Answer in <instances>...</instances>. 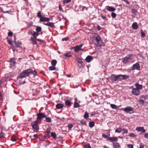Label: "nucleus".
Here are the masks:
<instances>
[{
  "mask_svg": "<svg viewBox=\"0 0 148 148\" xmlns=\"http://www.w3.org/2000/svg\"><path fill=\"white\" fill-rule=\"evenodd\" d=\"M28 34L29 35L32 34V35L33 34V31H29L28 32Z\"/></svg>",
  "mask_w": 148,
  "mask_h": 148,
  "instance_id": "052dcab7",
  "label": "nucleus"
},
{
  "mask_svg": "<svg viewBox=\"0 0 148 148\" xmlns=\"http://www.w3.org/2000/svg\"><path fill=\"white\" fill-rule=\"evenodd\" d=\"M121 130L123 131V134H127L128 132V130L126 129L123 128Z\"/></svg>",
  "mask_w": 148,
  "mask_h": 148,
  "instance_id": "37998d69",
  "label": "nucleus"
},
{
  "mask_svg": "<svg viewBox=\"0 0 148 148\" xmlns=\"http://www.w3.org/2000/svg\"><path fill=\"white\" fill-rule=\"evenodd\" d=\"M32 91H34V92H33V93H35L36 92V89H33V88H32Z\"/></svg>",
  "mask_w": 148,
  "mask_h": 148,
  "instance_id": "680f3d73",
  "label": "nucleus"
},
{
  "mask_svg": "<svg viewBox=\"0 0 148 148\" xmlns=\"http://www.w3.org/2000/svg\"><path fill=\"white\" fill-rule=\"evenodd\" d=\"M79 107V106L77 102H75L74 104V108H76Z\"/></svg>",
  "mask_w": 148,
  "mask_h": 148,
  "instance_id": "7c9ffc66",
  "label": "nucleus"
},
{
  "mask_svg": "<svg viewBox=\"0 0 148 148\" xmlns=\"http://www.w3.org/2000/svg\"><path fill=\"white\" fill-rule=\"evenodd\" d=\"M122 109L127 113L131 114L134 112V108L130 106L127 107L125 108H122Z\"/></svg>",
  "mask_w": 148,
  "mask_h": 148,
  "instance_id": "7ed1b4c3",
  "label": "nucleus"
},
{
  "mask_svg": "<svg viewBox=\"0 0 148 148\" xmlns=\"http://www.w3.org/2000/svg\"><path fill=\"white\" fill-rule=\"evenodd\" d=\"M33 136L34 138H38V135L36 134H34Z\"/></svg>",
  "mask_w": 148,
  "mask_h": 148,
  "instance_id": "69168bd1",
  "label": "nucleus"
},
{
  "mask_svg": "<svg viewBox=\"0 0 148 148\" xmlns=\"http://www.w3.org/2000/svg\"><path fill=\"white\" fill-rule=\"evenodd\" d=\"M137 11V10L135 9H132V13L134 15L136 14Z\"/></svg>",
  "mask_w": 148,
  "mask_h": 148,
  "instance_id": "e433bc0d",
  "label": "nucleus"
},
{
  "mask_svg": "<svg viewBox=\"0 0 148 148\" xmlns=\"http://www.w3.org/2000/svg\"><path fill=\"white\" fill-rule=\"evenodd\" d=\"M102 136L106 139H107V140H108V136L107 135H106V134H102Z\"/></svg>",
  "mask_w": 148,
  "mask_h": 148,
  "instance_id": "3c124183",
  "label": "nucleus"
},
{
  "mask_svg": "<svg viewBox=\"0 0 148 148\" xmlns=\"http://www.w3.org/2000/svg\"><path fill=\"white\" fill-rule=\"evenodd\" d=\"M116 13L114 12H112L111 14V16L113 18H115L116 16Z\"/></svg>",
  "mask_w": 148,
  "mask_h": 148,
  "instance_id": "49530a36",
  "label": "nucleus"
},
{
  "mask_svg": "<svg viewBox=\"0 0 148 148\" xmlns=\"http://www.w3.org/2000/svg\"><path fill=\"white\" fill-rule=\"evenodd\" d=\"M63 105L61 103H58L56 106V108L58 109H60L63 107Z\"/></svg>",
  "mask_w": 148,
  "mask_h": 148,
  "instance_id": "4be33fe9",
  "label": "nucleus"
},
{
  "mask_svg": "<svg viewBox=\"0 0 148 148\" xmlns=\"http://www.w3.org/2000/svg\"><path fill=\"white\" fill-rule=\"evenodd\" d=\"M32 74L34 75H36V72L35 71H34L32 70V72L31 73V74Z\"/></svg>",
  "mask_w": 148,
  "mask_h": 148,
  "instance_id": "6e6d98bb",
  "label": "nucleus"
},
{
  "mask_svg": "<svg viewBox=\"0 0 148 148\" xmlns=\"http://www.w3.org/2000/svg\"><path fill=\"white\" fill-rule=\"evenodd\" d=\"M39 35V34L38 32H35L34 31L33 32V33L32 34V36H33V38H37V36H38Z\"/></svg>",
  "mask_w": 148,
  "mask_h": 148,
  "instance_id": "b1692460",
  "label": "nucleus"
},
{
  "mask_svg": "<svg viewBox=\"0 0 148 148\" xmlns=\"http://www.w3.org/2000/svg\"><path fill=\"white\" fill-rule=\"evenodd\" d=\"M140 67L139 66V64L138 63H136L133 65L132 68V70H134L135 69H136L137 70H140Z\"/></svg>",
  "mask_w": 148,
  "mask_h": 148,
  "instance_id": "9d476101",
  "label": "nucleus"
},
{
  "mask_svg": "<svg viewBox=\"0 0 148 148\" xmlns=\"http://www.w3.org/2000/svg\"><path fill=\"white\" fill-rule=\"evenodd\" d=\"M77 60L78 63V66L79 68H81L83 66V62L82 60L79 58H77Z\"/></svg>",
  "mask_w": 148,
  "mask_h": 148,
  "instance_id": "9b49d317",
  "label": "nucleus"
},
{
  "mask_svg": "<svg viewBox=\"0 0 148 148\" xmlns=\"http://www.w3.org/2000/svg\"><path fill=\"white\" fill-rule=\"evenodd\" d=\"M136 88H137L138 90L141 89L142 88V86L139 84L136 83Z\"/></svg>",
  "mask_w": 148,
  "mask_h": 148,
  "instance_id": "393cba45",
  "label": "nucleus"
},
{
  "mask_svg": "<svg viewBox=\"0 0 148 148\" xmlns=\"http://www.w3.org/2000/svg\"><path fill=\"white\" fill-rule=\"evenodd\" d=\"M13 35V33L11 32H10L8 33V35L9 36H12Z\"/></svg>",
  "mask_w": 148,
  "mask_h": 148,
  "instance_id": "13d9d810",
  "label": "nucleus"
},
{
  "mask_svg": "<svg viewBox=\"0 0 148 148\" xmlns=\"http://www.w3.org/2000/svg\"><path fill=\"white\" fill-rule=\"evenodd\" d=\"M125 1V2L126 3H127L128 4H130V3L129 2L127 1V0H125L124 1Z\"/></svg>",
  "mask_w": 148,
  "mask_h": 148,
  "instance_id": "338daca9",
  "label": "nucleus"
},
{
  "mask_svg": "<svg viewBox=\"0 0 148 148\" xmlns=\"http://www.w3.org/2000/svg\"><path fill=\"white\" fill-rule=\"evenodd\" d=\"M38 122L36 121H35L31 123L32 129L35 132L38 131L39 130V127L38 125Z\"/></svg>",
  "mask_w": 148,
  "mask_h": 148,
  "instance_id": "20e7f679",
  "label": "nucleus"
},
{
  "mask_svg": "<svg viewBox=\"0 0 148 148\" xmlns=\"http://www.w3.org/2000/svg\"><path fill=\"white\" fill-rule=\"evenodd\" d=\"M37 119L36 121L38 122L39 121H41L43 118L46 117V115L44 114V113H38L37 114Z\"/></svg>",
  "mask_w": 148,
  "mask_h": 148,
  "instance_id": "423d86ee",
  "label": "nucleus"
},
{
  "mask_svg": "<svg viewBox=\"0 0 148 148\" xmlns=\"http://www.w3.org/2000/svg\"><path fill=\"white\" fill-rule=\"evenodd\" d=\"M101 18L103 19H105L106 17L105 16H103V15L102 14H101Z\"/></svg>",
  "mask_w": 148,
  "mask_h": 148,
  "instance_id": "bf43d9fd",
  "label": "nucleus"
},
{
  "mask_svg": "<svg viewBox=\"0 0 148 148\" xmlns=\"http://www.w3.org/2000/svg\"><path fill=\"white\" fill-rule=\"evenodd\" d=\"M50 18H48L42 17L40 19V21L42 22H48L49 21Z\"/></svg>",
  "mask_w": 148,
  "mask_h": 148,
  "instance_id": "2eb2a0df",
  "label": "nucleus"
},
{
  "mask_svg": "<svg viewBox=\"0 0 148 148\" xmlns=\"http://www.w3.org/2000/svg\"><path fill=\"white\" fill-rule=\"evenodd\" d=\"M89 126L91 127L92 128L95 125V123L93 121H90L89 123Z\"/></svg>",
  "mask_w": 148,
  "mask_h": 148,
  "instance_id": "cd10ccee",
  "label": "nucleus"
},
{
  "mask_svg": "<svg viewBox=\"0 0 148 148\" xmlns=\"http://www.w3.org/2000/svg\"><path fill=\"white\" fill-rule=\"evenodd\" d=\"M71 0H64V3H67L71 2Z\"/></svg>",
  "mask_w": 148,
  "mask_h": 148,
  "instance_id": "603ef678",
  "label": "nucleus"
},
{
  "mask_svg": "<svg viewBox=\"0 0 148 148\" xmlns=\"http://www.w3.org/2000/svg\"><path fill=\"white\" fill-rule=\"evenodd\" d=\"M46 133L47 134V135H48L50 133V131L49 130H47L46 132Z\"/></svg>",
  "mask_w": 148,
  "mask_h": 148,
  "instance_id": "0e129e2a",
  "label": "nucleus"
},
{
  "mask_svg": "<svg viewBox=\"0 0 148 148\" xmlns=\"http://www.w3.org/2000/svg\"><path fill=\"white\" fill-rule=\"evenodd\" d=\"M144 137L146 138H148V134H145L144 135Z\"/></svg>",
  "mask_w": 148,
  "mask_h": 148,
  "instance_id": "e2e57ef3",
  "label": "nucleus"
},
{
  "mask_svg": "<svg viewBox=\"0 0 148 148\" xmlns=\"http://www.w3.org/2000/svg\"><path fill=\"white\" fill-rule=\"evenodd\" d=\"M148 97L147 95H142L140 98V99L138 101V102L141 104L143 105L144 103V100L147 99Z\"/></svg>",
  "mask_w": 148,
  "mask_h": 148,
  "instance_id": "0eeeda50",
  "label": "nucleus"
},
{
  "mask_svg": "<svg viewBox=\"0 0 148 148\" xmlns=\"http://www.w3.org/2000/svg\"><path fill=\"white\" fill-rule=\"evenodd\" d=\"M11 140L13 141H15L16 140V139L15 136H12L11 138Z\"/></svg>",
  "mask_w": 148,
  "mask_h": 148,
  "instance_id": "c03bdc74",
  "label": "nucleus"
},
{
  "mask_svg": "<svg viewBox=\"0 0 148 148\" xmlns=\"http://www.w3.org/2000/svg\"><path fill=\"white\" fill-rule=\"evenodd\" d=\"M110 106L112 109H117V106L114 104H111L110 105Z\"/></svg>",
  "mask_w": 148,
  "mask_h": 148,
  "instance_id": "c9c22d12",
  "label": "nucleus"
},
{
  "mask_svg": "<svg viewBox=\"0 0 148 148\" xmlns=\"http://www.w3.org/2000/svg\"><path fill=\"white\" fill-rule=\"evenodd\" d=\"M37 16L38 17L40 18H42V15L41 14V12L40 11L38 13H37Z\"/></svg>",
  "mask_w": 148,
  "mask_h": 148,
  "instance_id": "de8ad7c7",
  "label": "nucleus"
},
{
  "mask_svg": "<svg viewBox=\"0 0 148 148\" xmlns=\"http://www.w3.org/2000/svg\"><path fill=\"white\" fill-rule=\"evenodd\" d=\"M43 24L46 25L47 26H49L51 27H54L55 26L54 25V23H53L51 22H49L47 23H44Z\"/></svg>",
  "mask_w": 148,
  "mask_h": 148,
  "instance_id": "aec40b11",
  "label": "nucleus"
},
{
  "mask_svg": "<svg viewBox=\"0 0 148 148\" xmlns=\"http://www.w3.org/2000/svg\"><path fill=\"white\" fill-rule=\"evenodd\" d=\"M84 118L86 119H87L88 118V114L87 112H85V114L84 115Z\"/></svg>",
  "mask_w": 148,
  "mask_h": 148,
  "instance_id": "72a5a7b5",
  "label": "nucleus"
},
{
  "mask_svg": "<svg viewBox=\"0 0 148 148\" xmlns=\"http://www.w3.org/2000/svg\"><path fill=\"white\" fill-rule=\"evenodd\" d=\"M41 27H40L37 26L36 29V30L38 32H40L41 30Z\"/></svg>",
  "mask_w": 148,
  "mask_h": 148,
  "instance_id": "2f4dec72",
  "label": "nucleus"
},
{
  "mask_svg": "<svg viewBox=\"0 0 148 148\" xmlns=\"http://www.w3.org/2000/svg\"><path fill=\"white\" fill-rule=\"evenodd\" d=\"M64 55L66 58H69L72 56V55L70 54V52L67 53H64Z\"/></svg>",
  "mask_w": 148,
  "mask_h": 148,
  "instance_id": "c756f323",
  "label": "nucleus"
},
{
  "mask_svg": "<svg viewBox=\"0 0 148 148\" xmlns=\"http://www.w3.org/2000/svg\"><path fill=\"white\" fill-rule=\"evenodd\" d=\"M121 129L120 127H119L117 129H116L115 130V132L117 133H120L121 132L122 130Z\"/></svg>",
  "mask_w": 148,
  "mask_h": 148,
  "instance_id": "58836bf2",
  "label": "nucleus"
},
{
  "mask_svg": "<svg viewBox=\"0 0 148 148\" xmlns=\"http://www.w3.org/2000/svg\"><path fill=\"white\" fill-rule=\"evenodd\" d=\"M65 103V105L68 106H70L71 104V102L68 100L66 101Z\"/></svg>",
  "mask_w": 148,
  "mask_h": 148,
  "instance_id": "a878e982",
  "label": "nucleus"
},
{
  "mask_svg": "<svg viewBox=\"0 0 148 148\" xmlns=\"http://www.w3.org/2000/svg\"><path fill=\"white\" fill-rule=\"evenodd\" d=\"M94 38L97 43L98 46H101L102 42L100 36L97 34H95L94 35Z\"/></svg>",
  "mask_w": 148,
  "mask_h": 148,
  "instance_id": "39448f33",
  "label": "nucleus"
},
{
  "mask_svg": "<svg viewBox=\"0 0 148 148\" xmlns=\"http://www.w3.org/2000/svg\"><path fill=\"white\" fill-rule=\"evenodd\" d=\"M57 63V61L55 60H53L51 62V64L52 66H55Z\"/></svg>",
  "mask_w": 148,
  "mask_h": 148,
  "instance_id": "bb28decb",
  "label": "nucleus"
},
{
  "mask_svg": "<svg viewBox=\"0 0 148 148\" xmlns=\"http://www.w3.org/2000/svg\"><path fill=\"white\" fill-rule=\"evenodd\" d=\"M45 121L46 122L48 123L51 122V119L49 117H47L46 116V117H45Z\"/></svg>",
  "mask_w": 148,
  "mask_h": 148,
  "instance_id": "c85d7f7f",
  "label": "nucleus"
},
{
  "mask_svg": "<svg viewBox=\"0 0 148 148\" xmlns=\"http://www.w3.org/2000/svg\"><path fill=\"white\" fill-rule=\"evenodd\" d=\"M6 39H7V42H8V44H9L10 45H11V46L12 47V48H13V46H12V41L11 40L8 39V37H7L6 38Z\"/></svg>",
  "mask_w": 148,
  "mask_h": 148,
  "instance_id": "f704fd0d",
  "label": "nucleus"
},
{
  "mask_svg": "<svg viewBox=\"0 0 148 148\" xmlns=\"http://www.w3.org/2000/svg\"><path fill=\"white\" fill-rule=\"evenodd\" d=\"M129 136L131 137L134 138L136 137V136L133 133H131L130 134Z\"/></svg>",
  "mask_w": 148,
  "mask_h": 148,
  "instance_id": "ea45409f",
  "label": "nucleus"
},
{
  "mask_svg": "<svg viewBox=\"0 0 148 148\" xmlns=\"http://www.w3.org/2000/svg\"><path fill=\"white\" fill-rule=\"evenodd\" d=\"M84 148H91V147L89 143H87L84 146Z\"/></svg>",
  "mask_w": 148,
  "mask_h": 148,
  "instance_id": "79ce46f5",
  "label": "nucleus"
},
{
  "mask_svg": "<svg viewBox=\"0 0 148 148\" xmlns=\"http://www.w3.org/2000/svg\"><path fill=\"white\" fill-rule=\"evenodd\" d=\"M110 140L111 142H113L114 141H117L118 140L117 138L116 137H110L108 138V140Z\"/></svg>",
  "mask_w": 148,
  "mask_h": 148,
  "instance_id": "6ab92c4d",
  "label": "nucleus"
},
{
  "mask_svg": "<svg viewBox=\"0 0 148 148\" xmlns=\"http://www.w3.org/2000/svg\"><path fill=\"white\" fill-rule=\"evenodd\" d=\"M59 9L60 11L62 12H64V11L63 9H62V7L60 4L59 5Z\"/></svg>",
  "mask_w": 148,
  "mask_h": 148,
  "instance_id": "8fccbe9b",
  "label": "nucleus"
},
{
  "mask_svg": "<svg viewBox=\"0 0 148 148\" xmlns=\"http://www.w3.org/2000/svg\"><path fill=\"white\" fill-rule=\"evenodd\" d=\"M49 69L50 71H53L54 70H55L56 69V68L54 66H50L49 67Z\"/></svg>",
  "mask_w": 148,
  "mask_h": 148,
  "instance_id": "473e14b6",
  "label": "nucleus"
},
{
  "mask_svg": "<svg viewBox=\"0 0 148 148\" xmlns=\"http://www.w3.org/2000/svg\"><path fill=\"white\" fill-rule=\"evenodd\" d=\"M93 58L92 57L90 56H88L86 58V60L88 62H90L91 60H92Z\"/></svg>",
  "mask_w": 148,
  "mask_h": 148,
  "instance_id": "f3484780",
  "label": "nucleus"
},
{
  "mask_svg": "<svg viewBox=\"0 0 148 148\" xmlns=\"http://www.w3.org/2000/svg\"><path fill=\"white\" fill-rule=\"evenodd\" d=\"M113 145L114 148H121L119 143H113Z\"/></svg>",
  "mask_w": 148,
  "mask_h": 148,
  "instance_id": "5701e85b",
  "label": "nucleus"
},
{
  "mask_svg": "<svg viewBox=\"0 0 148 148\" xmlns=\"http://www.w3.org/2000/svg\"><path fill=\"white\" fill-rule=\"evenodd\" d=\"M51 135L52 137L54 138H56V133L55 132H52L51 133Z\"/></svg>",
  "mask_w": 148,
  "mask_h": 148,
  "instance_id": "4c0bfd02",
  "label": "nucleus"
},
{
  "mask_svg": "<svg viewBox=\"0 0 148 148\" xmlns=\"http://www.w3.org/2000/svg\"><path fill=\"white\" fill-rule=\"evenodd\" d=\"M132 27L133 29H136L138 28V26L137 23H133L132 25Z\"/></svg>",
  "mask_w": 148,
  "mask_h": 148,
  "instance_id": "412c9836",
  "label": "nucleus"
},
{
  "mask_svg": "<svg viewBox=\"0 0 148 148\" xmlns=\"http://www.w3.org/2000/svg\"><path fill=\"white\" fill-rule=\"evenodd\" d=\"M132 59V58L131 56H127L123 59V62L125 64L128 63L130 62Z\"/></svg>",
  "mask_w": 148,
  "mask_h": 148,
  "instance_id": "1a4fd4ad",
  "label": "nucleus"
},
{
  "mask_svg": "<svg viewBox=\"0 0 148 148\" xmlns=\"http://www.w3.org/2000/svg\"><path fill=\"white\" fill-rule=\"evenodd\" d=\"M30 40L32 42V44L33 45L37 44V42H36L37 38H33L31 37L30 39Z\"/></svg>",
  "mask_w": 148,
  "mask_h": 148,
  "instance_id": "a211bd4d",
  "label": "nucleus"
},
{
  "mask_svg": "<svg viewBox=\"0 0 148 148\" xmlns=\"http://www.w3.org/2000/svg\"><path fill=\"white\" fill-rule=\"evenodd\" d=\"M73 126V125L72 124H70L68 125V127L69 129H71Z\"/></svg>",
  "mask_w": 148,
  "mask_h": 148,
  "instance_id": "a18cd8bd",
  "label": "nucleus"
},
{
  "mask_svg": "<svg viewBox=\"0 0 148 148\" xmlns=\"http://www.w3.org/2000/svg\"><path fill=\"white\" fill-rule=\"evenodd\" d=\"M82 8L83 10H84L85 8H86V10H87V9L88 8H86L85 7L83 6L82 7Z\"/></svg>",
  "mask_w": 148,
  "mask_h": 148,
  "instance_id": "774afa93",
  "label": "nucleus"
},
{
  "mask_svg": "<svg viewBox=\"0 0 148 148\" xmlns=\"http://www.w3.org/2000/svg\"><path fill=\"white\" fill-rule=\"evenodd\" d=\"M4 134L3 133L1 132L0 133V138H2L4 137Z\"/></svg>",
  "mask_w": 148,
  "mask_h": 148,
  "instance_id": "864d4df0",
  "label": "nucleus"
},
{
  "mask_svg": "<svg viewBox=\"0 0 148 148\" xmlns=\"http://www.w3.org/2000/svg\"><path fill=\"white\" fill-rule=\"evenodd\" d=\"M69 39V38L68 37L64 38L62 39V41H67Z\"/></svg>",
  "mask_w": 148,
  "mask_h": 148,
  "instance_id": "5fc2aeb1",
  "label": "nucleus"
},
{
  "mask_svg": "<svg viewBox=\"0 0 148 148\" xmlns=\"http://www.w3.org/2000/svg\"><path fill=\"white\" fill-rule=\"evenodd\" d=\"M80 123L81 124L84 125L86 123V121L84 120H82L80 121Z\"/></svg>",
  "mask_w": 148,
  "mask_h": 148,
  "instance_id": "09e8293b",
  "label": "nucleus"
},
{
  "mask_svg": "<svg viewBox=\"0 0 148 148\" xmlns=\"http://www.w3.org/2000/svg\"><path fill=\"white\" fill-rule=\"evenodd\" d=\"M14 43L16 45V48L19 47H20V46L21 45V42L19 41H18L17 42H16V36L15 35H14Z\"/></svg>",
  "mask_w": 148,
  "mask_h": 148,
  "instance_id": "ddd939ff",
  "label": "nucleus"
},
{
  "mask_svg": "<svg viewBox=\"0 0 148 148\" xmlns=\"http://www.w3.org/2000/svg\"><path fill=\"white\" fill-rule=\"evenodd\" d=\"M106 8L108 11L111 12H113L116 10V8H114L113 7L109 6H106Z\"/></svg>",
  "mask_w": 148,
  "mask_h": 148,
  "instance_id": "4468645a",
  "label": "nucleus"
},
{
  "mask_svg": "<svg viewBox=\"0 0 148 148\" xmlns=\"http://www.w3.org/2000/svg\"><path fill=\"white\" fill-rule=\"evenodd\" d=\"M83 44H82L79 45L73 48L75 49V52H77L79 51L82 50V49L81 48V47L83 46Z\"/></svg>",
  "mask_w": 148,
  "mask_h": 148,
  "instance_id": "f8f14e48",
  "label": "nucleus"
},
{
  "mask_svg": "<svg viewBox=\"0 0 148 148\" xmlns=\"http://www.w3.org/2000/svg\"><path fill=\"white\" fill-rule=\"evenodd\" d=\"M127 145L128 146V147H130V148H133V145L132 144H127Z\"/></svg>",
  "mask_w": 148,
  "mask_h": 148,
  "instance_id": "4d7b16f0",
  "label": "nucleus"
},
{
  "mask_svg": "<svg viewBox=\"0 0 148 148\" xmlns=\"http://www.w3.org/2000/svg\"><path fill=\"white\" fill-rule=\"evenodd\" d=\"M136 130L138 131H141L142 132L144 133L146 132V130H145L143 127H137L136 128Z\"/></svg>",
  "mask_w": 148,
  "mask_h": 148,
  "instance_id": "dca6fc26",
  "label": "nucleus"
},
{
  "mask_svg": "<svg viewBox=\"0 0 148 148\" xmlns=\"http://www.w3.org/2000/svg\"><path fill=\"white\" fill-rule=\"evenodd\" d=\"M141 34V36L142 38H143L145 36V34L143 32V31L142 29L140 30Z\"/></svg>",
  "mask_w": 148,
  "mask_h": 148,
  "instance_id": "a19ab883",
  "label": "nucleus"
},
{
  "mask_svg": "<svg viewBox=\"0 0 148 148\" xmlns=\"http://www.w3.org/2000/svg\"><path fill=\"white\" fill-rule=\"evenodd\" d=\"M129 77V76L126 75H116L114 74L112 75L110 77L112 81H116L118 79L120 80H125L128 79Z\"/></svg>",
  "mask_w": 148,
  "mask_h": 148,
  "instance_id": "f257e3e1",
  "label": "nucleus"
},
{
  "mask_svg": "<svg viewBox=\"0 0 148 148\" xmlns=\"http://www.w3.org/2000/svg\"><path fill=\"white\" fill-rule=\"evenodd\" d=\"M32 72V69H31L25 70L20 74L19 77L21 78H25L30 75Z\"/></svg>",
  "mask_w": 148,
  "mask_h": 148,
  "instance_id": "f03ea898",
  "label": "nucleus"
},
{
  "mask_svg": "<svg viewBox=\"0 0 148 148\" xmlns=\"http://www.w3.org/2000/svg\"><path fill=\"white\" fill-rule=\"evenodd\" d=\"M132 94L136 96H138L140 93V90H138L137 88H133L132 89Z\"/></svg>",
  "mask_w": 148,
  "mask_h": 148,
  "instance_id": "6e6552de",
  "label": "nucleus"
}]
</instances>
